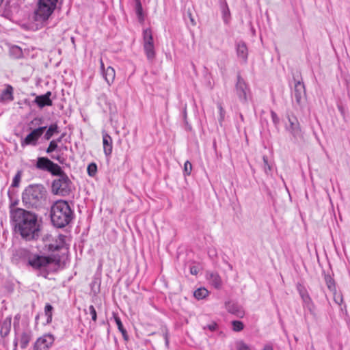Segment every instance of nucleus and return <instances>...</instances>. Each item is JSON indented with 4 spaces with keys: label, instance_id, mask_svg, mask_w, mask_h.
<instances>
[{
    "label": "nucleus",
    "instance_id": "obj_1",
    "mask_svg": "<svg viewBox=\"0 0 350 350\" xmlns=\"http://www.w3.org/2000/svg\"><path fill=\"white\" fill-rule=\"evenodd\" d=\"M11 217L15 224L16 230L23 239L31 241L40 235L41 220L33 212L16 208L11 212Z\"/></svg>",
    "mask_w": 350,
    "mask_h": 350
},
{
    "label": "nucleus",
    "instance_id": "obj_2",
    "mask_svg": "<svg viewBox=\"0 0 350 350\" xmlns=\"http://www.w3.org/2000/svg\"><path fill=\"white\" fill-rule=\"evenodd\" d=\"M22 202L27 208L36 209L44 207L47 204V191L41 184L27 186L22 193Z\"/></svg>",
    "mask_w": 350,
    "mask_h": 350
},
{
    "label": "nucleus",
    "instance_id": "obj_3",
    "mask_svg": "<svg viewBox=\"0 0 350 350\" xmlns=\"http://www.w3.org/2000/svg\"><path fill=\"white\" fill-rule=\"evenodd\" d=\"M60 256L57 255L44 256L33 254L29 266L40 272V274L46 278L47 275L55 271L59 267Z\"/></svg>",
    "mask_w": 350,
    "mask_h": 350
},
{
    "label": "nucleus",
    "instance_id": "obj_4",
    "mask_svg": "<svg viewBox=\"0 0 350 350\" xmlns=\"http://www.w3.org/2000/svg\"><path fill=\"white\" fill-rule=\"evenodd\" d=\"M74 213L66 201L57 200L51 208V219L57 228H64L72 220Z\"/></svg>",
    "mask_w": 350,
    "mask_h": 350
},
{
    "label": "nucleus",
    "instance_id": "obj_5",
    "mask_svg": "<svg viewBox=\"0 0 350 350\" xmlns=\"http://www.w3.org/2000/svg\"><path fill=\"white\" fill-rule=\"evenodd\" d=\"M58 0H39L35 10V20L44 22L49 19L56 8Z\"/></svg>",
    "mask_w": 350,
    "mask_h": 350
},
{
    "label": "nucleus",
    "instance_id": "obj_6",
    "mask_svg": "<svg viewBox=\"0 0 350 350\" xmlns=\"http://www.w3.org/2000/svg\"><path fill=\"white\" fill-rule=\"evenodd\" d=\"M58 178L53 180L52 183V191L56 195L65 196L68 195L72 190V183L68 176L62 170L59 174H55Z\"/></svg>",
    "mask_w": 350,
    "mask_h": 350
},
{
    "label": "nucleus",
    "instance_id": "obj_7",
    "mask_svg": "<svg viewBox=\"0 0 350 350\" xmlns=\"http://www.w3.org/2000/svg\"><path fill=\"white\" fill-rule=\"evenodd\" d=\"M35 167L37 170L47 172L53 176L59 174L62 172V167L57 163L51 161L45 157H38L35 163Z\"/></svg>",
    "mask_w": 350,
    "mask_h": 350
},
{
    "label": "nucleus",
    "instance_id": "obj_8",
    "mask_svg": "<svg viewBox=\"0 0 350 350\" xmlns=\"http://www.w3.org/2000/svg\"><path fill=\"white\" fill-rule=\"evenodd\" d=\"M144 50L147 59L152 62L155 58V51L153 42V37L150 29H146L143 31Z\"/></svg>",
    "mask_w": 350,
    "mask_h": 350
},
{
    "label": "nucleus",
    "instance_id": "obj_9",
    "mask_svg": "<svg viewBox=\"0 0 350 350\" xmlns=\"http://www.w3.org/2000/svg\"><path fill=\"white\" fill-rule=\"evenodd\" d=\"M236 95L243 104H247L251 98V92L247 84L240 76H237V81L235 85Z\"/></svg>",
    "mask_w": 350,
    "mask_h": 350
},
{
    "label": "nucleus",
    "instance_id": "obj_10",
    "mask_svg": "<svg viewBox=\"0 0 350 350\" xmlns=\"http://www.w3.org/2000/svg\"><path fill=\"white\" fill-rule=\"evenodd\" d=\"M33 252L25 247H18L12 251L11 260L14 264H26L29 266V262L31 259Z\"/></svg>",
    "mask_w": 350,
    "mask_h": 350
},
{
    "label": "nucleus",
    "instance_id": "obj_11",
    "mask_svg": "<svg viewBox=\"0 0 350 350\" xmlns=\"http://www.w3.org/2000/svg\"><path fill=\"white\" fill-rule=\"evenodd\" d=\"M46 126H40L33 129L26 137L21 141L23 147L28 145L36 146L38 144L39 138L42 135Z\"/></svg>",
    "mask_w": 350,
    "mask_h": 350
},
{
    "label": "nucleus",
    "instance_id": "obj_12",
    "mask_svg": "<svg viewBox=\"0 0 350 350\" xmlns=\"http://www.w3.org/2000/svg\"><path fill=\"white\" fill-rule=\"evenodd\" d=\"M289 126H286V130L293 135L295 140L303 138L302 131L299 123L295 116H288Z\"/></svg>",
    "mask_w": 350,
    "mask_h": 350
},
{
    "label": "nucleus",
    "instance_id": "obj_13",
    "mask_svg": "<svg viewBox=\"0 0 350 350\" xmlns=\"http://www.w3.org/2000/svg\"><path fill=\"white\" fill-rule=\"evenodd\" d=\"M55 337L51 334H46L38 338L34 344V350H48L53 344Z\"/></svg>",
    "mask_w": 350,
    "mask_h": 350
},
{
    "label": "nucleus",
    "instance_id": "obj_14",
    "mask_svg": "<svg viewBox=\"0 0 350 350\" xmlns=\"http://www.w3.org/2000/svg\"><path fill=\"white\" fill-rule=\"evenodd\" d=\"M306 94L305 85L304 83L297 81L295 83L294 89L292 92V96L295 98L297 104H300L302 98Z\"/></svg>",
    "mask_w": 350,
    "mask_h": 350
},
{
    "label": "nucleus",
    "instance_id": "obj_15",
    "mask_svg": "<svg viewBox=\"0 0 350 350\" xmlns=\"http://www.w3.org/2000/svg\"><path fill=\"white\" fill-rule=\"evenodd\" d=\"M66 237L64 234H59L53 241V243L49 245V250L51 252H55L64 249L66 245Z\"/></svg>",
    "mask_w": 350,
    "mask_h": 350
},
{
    "label": "nucleus",
    "instance_id": "obj_16",
    "mask_svg": "<svg viewBox=\"0 0 350 350\" xmlns=\"http://www.w3.org/2000/svg\"><path fill=\"white\" fill-rule=\"evenodd\" d=\"M51 96V92H47L44 94L37 96L35 98L34 103L40 107L43 108L46 106H51L53 102L50 98Z\"/></svg>",
    "mask_w": 350,
    "mask_h": 350
},
{
    "label": "nucleus",
    "instance_id": "obj_17",
    "mask_svg": "<svg viewBox=\"0 0 350 350\" xmlns=\"http://www.w3.org/2000/svg\"><path fill=\"white\" fill-rule=\"evenodd\" d=\"M237 57L245 64L247 60L248 50L246 44L243 41H239L236 44Z\"/></svg>",
    "mask_w": 350,
    "mask_h": 350
},
{
    "label": "nucleus",
    "instance_id": "obj_18",
    "mask_svg": "<svg viewBox=\"0 0 350 350\" xmlns=\"http://www.w3.org/2000/svg\"><path fill=\"white\" fill-rule=\"evenodd\" d=\"M227 310L239 318L243 317L245 312L243 308L237 303L229 301L226 304Z\"/></svg>",
    "mask_w": 350,
    "mask_h": 350
},
{
    "label": "nucleus",
    "instance_id": "obj_19",
    "mask_svg": "<svg viewBox=\"0 0 350 350\" xmlns=\"http://www.w3.org/2000/svg\"><path fill=\"white\" fill-rule=\"evenodd\" d=\"M103 151L106 157H109L112 152V139L106 132H103Z\"/></svg>",
    "mask_w": 350,
    "mask_h": 350
},
{
    "label": "nucleus",
    "instance_id": "obj_20",
    "mask_svg": "<svg viewBox=\"0 0 350 350\" xmlns=\"http://www.w3.org/2000/svg\"><path fill=\"white\" fill-rule=\"evenodd\" d=\"M219 3L224 23L228 24L231 19V14L226 0H219Z\"/></svg>",
    "mask_w": 350,
    "mask_h": 350
},
{
    "label": "nucleus",
    "instance_id": "obj_21",
    "mask_svg": "<svg viewBox=\"0 0 350 350\" xmlns=\"http://www.w3.org/2000/svg\"><path fill=\"white\" fill-rule=\"evenodd\" d=\"M102 75L109 85H111L113 83L116 77V71L113 67L108 66Z\"/></svg>",
    "mask_w": 350,
    "mask_h": 350
},
{
    "label": "nucleus",
    "instance_id": "obj_22",
    "mask_svg": "<svg viewBox=\"0 0 350 350\" xmlns=\"http://www.w3.org/2000/svg\"><path fill=\"white\" fill-rule=\"evenodd\" d=\"M18 339H19V343H20L21 348L23 349H25L28 346V345L31 339V331L23 332L21 334V335L18 337Z\"/></svg>",
    "mask_w": 350,
    "mask_h": 350
},
{
    "label": "nucleus",
    "instance_id": "obj_23",
    "mask_svg": "<svg viewBox=\"0 0 350 350\" xmlns=\"http://www.w3.org/2000/svg\"><path fill=\"white\" fill-rule=\"evenodd\" d=\"M14 99L13 97V88L11 85H7L5 90H4L0 95L1 101H12Z\"/></svg>",
    "mask_w": 350,
    "mask_h": 350
},
{
    "label": "nucleus",
    "instance_id": "obj_24",
    "mask_svg": "<svg viewBox=\"0 0 350 350\" xmlns=\"http://www.w3.org/2000/svg\"><path fill=\"white\" fill-rule=\"evenodd\" d=\"M11 317H7L1 325L0 334L1 336L5 337L8 335L11 329Z\"/></svg>",
    "mask_w": 350,
    "mask_h": 350
},
{
    "label": "nucleus",
    "instance_id": "obj_25",
    "mask_svg": "<svg viewBox=\"0 0 350 350\" xmlns=\"http://www.w3.org/2000/svg\"><path fill=\"white\" fill-rule=\"evenodd\" d=\"M333 293V295H334V301H335L336 304H337L340 307V310L342 312H347V306L345 304H343V302H344V299H343V296L342 295V293H338L337 291H336L335 292H332Z\"/></svg>",
    "mask_w": 350,
    "mask_h": 350
},
{
    "label": "nucleus",
    "instance_id": "obj_26",
    "mask_svg": "<svg viewBox=\"0 0 350 350\" xmlns=\"http://www.w3.org/2000/svg\"><path fill=\"white\" fill-rule=\"evenodd\" d=\"M208 279L211 284L216 288H220L221 285V280L217 273H211L208 274Z\"/></svg>",
    "mask_w": 350,
    "mask_h": 350
},
{
    "label": "nucleus",
    "instance_id": "obj_27",
    "mask_svg": "<svg viewBox=\"0 0 350 350\" xmlns=\"http://www.w3.org/2000/svg\"><path fill=\"white\" fill-rule=\"evenodd\" d=\"M59 133V128L57 124H52L50 125L44 134V139L49 140L54 134Z\"/></svg>",
    "mask_w": 350,
    "mask_h": 350
},
{
    "label": "nucleus",
    "instance_id": "obj_28",
    "mask_svg": "<svg viewBox=\"0 0 350 350\" xmlns=\"http://www.w3.org/2000/svg\"><path fill=\"white\" fill-rule=\"evenodd\" d=\"M135 1V10L137 18L139 21H143L144 19V14H143V8L142 5L140 0H134Z\"/></svg>",
    "mask_w": 350,
    "mask_h": 350
},
{
    "label": "nucleus",
    "instance_id": "obj_29",
    "mask_svg": "<svg viewBox=\"0 0 350 350\" xmlns=\"http://www.w3.org/2000/svg\"><path fill=\"white\" fill-rule=\"evenodd\" d=\"M10 55L16 59L21 58L23 56L22 49L18 46H12L10 48Z\"/></svg>",
    "mask_w": 350,
    "mask_h": 350
},
{
    "label": "nucleus",
    "instance_id": "obj_30",
    "mask_svg": "<svg viewBox=\"0 0 350 350\" xmlns=\"http://www.w3.org/2000/svg\"><path fill=\"white\" fill-rule=\"evenodd\" d=\"M114 320H115V322H116V325L118 326V328L119 331L122 333L123 338L125 340H127L128 339L127 332L124 328L122 323L120 317H118V316H114Z\"/></svg>",
    "mask_w": 350,
    "mask_h": 350
},
{
    "label": "nucleus",
    "instance_id": "obj_31",
    "mask_svg": "<svg viewBox=\"0 0 350 350\" xmlns=\"http://www.w3.org/2000/svg\"><path fill=\"white\" fill-rule=\"evenodd\" d=\"M208 294V291L205 288H199L193 292V295L197 299H202Z\"/></svg>",
    "mask_w": 350,
    "mask_h": 350
},
{
    "label": "nucleus",
    "instance_id": "obj_32",
    "mask_svg": "<svg viewBox=\"0 0 350 350\" xmlns=\"http://www.w3.org/2000/svg\"><path fill=\"white\" fill-rule=\"evenodd\" d=\"M325 281L326 283V285L329 290L331 292H335L336 290V284L334 282V280L329 275H325Z\"/></svg>",
    "mask_w": 350,
    "mask_h": 350
},
{
    "label": "nucleus",
    "instance_id": "obj_33",
    "mask_svg": "<svg viewBox=\"0 0 350 350\" xmlns=\"http://www.w3.org/2000/svg\"><path fill=\"white\" fill-rule=\"evenodd\" d=\"M53 308L50 304H46L44 307V314L46 316V323L49 324L52 321Z\"/></svg>",
    "mask_w": 350,
    "mask_h": 350
},
{
    "label": "nucleus",
    "instance_id": "obj_34",
    "mask_svg": "<svg viewBox=\"0 0 350 350\" xmlns=\"http://www.w3.org/2000/svg\"><path fill=\"white\" fill-rule=\"evenodd\" d=\"M304 307L307 308L311 313L314 312V306L310 296L302 299Z\"/></svg>",
    "mask_w": 350,
    "mask_h": 350
},
{
    "label": "nucleus",
    "instance_id": "obj_35",
    "mask_svg": "<svg viewBox=\"0 0 350 350\" xmlns=\"http://www.w3.org/2000/svg\"><path fill=\"white\" fill-rule=\"evenodd\" d=\"M87 172L88 174L91 176L94 177L96 172H97V165L95 163H91L88 165L87 167Z\"/></svg>",
    "mask_w": 350,
    "mask_h": 350
},
{
    "label": "nucleus",
    "instance_id": "obj_36",
    "mask_svg": "<svg viewBox=\"0 0 350 350\" xmlns=\"http://www.w3.org/2000/svg\"><path fill=\"white\" fill-rule=\"evenodd\" d=\"M217 108L219 109V113L218 121H219V124L221 126L222 123L224 120V118H225L226 111H225L224 109L223 108L221 103L217 104Z\"/></svg>",
    "mask_w": 350,
    "mask_h": 350
},
{
    "label": "nucleus",
    "instance_id": "obj_37",
    "mask_svg": "<svg viewBox=\"0 0 350 350\" xmlns=\"http://www.w3.org/2000/svg\"><path fill=\"white\" fill-rule=\"evenodd\" d=\"M58 147L57 142L55 140H52L50 142L48 148L46 150V152L50 154L55 151Z\"/></svg>",
    "mask_w": 350,
    "mask_h": 350
},
{
    "label": "nucleus",
    "instance_id": "obj_38",
    "mask_svg": "<svg viewBox=\"0 0 350 350\" xmlns=\"http://www.w3.org/2000/svg\"><path fill=\"white\" fill-rule=\"evenodd\" d=\"M232 329L235 332H240L243 329V324L239 321H233L232 322Z\"/></svg>",
    "mask_w": 350,
    "mask_h": 350
},
{
    "label": "nucleus",
    "instance_id": "obj_39",
    "mask_svg": "<svg viewBox=\"0 0 350 350\" xmlns=\"http://www.w3.org/2000/svg\"><path fill=\"white\" fill-rule=\"evenodd\" d=\"M21 179V172H18L12 180V186L14 187H18Z\"/></svg>",
    "mask_w": 350,
    "mask_h": 350
},
{
    "label": "nucleus",
    "instance_id": "obj_40",
    "mask_svg": "<svg viewBox=\"0 0 350 350\" xmlns=\"http://www.w3.org/2000/svg\"><path fill=\"white\" fill-rule=\"evenodd\" d=\"M262 160H263V163H264L263 168H264L265 172L268 174L269 173V172H271V167L268 163L267 157L263 156Z\"/></svg>",
    "mask_w": 350,
    "mask_h": 350
},
{
    "label": "nucleus",
    "instance_id": "obj_41",
    "mask_svg": "<svg viewBox=\"0 0 350 350\" xmlns=\"http://www.w3.org/2000/svg\"><path fill=\"white\" fill-rule=\"evenodd\" d=\"M88 311L90 314L91 315L92 321L96 322L97 320V314L94 306H90L88 308Z\"/></svg>",
    "mask_w": 350,
    "mask_h": 350
},
{
    "label": "nucleus",
    "instance_id": "obj_42",
    "mask_svg": "<svg viewBox=\"0 0 350 350\" xmlns=\"http://www.w3.org/2000/svg\"><path fill=\"white\" fill-rule=\"evenodd\" d=\"M192 170L191 163L187 161L184 164V172L185 175H189Z\"/></svg>",
    "mask_w": 350,
    "mask_h": 350
},
{
    "label": "nucleus",
    "instance_id": "obj_43",
    "mask_svg": "<svg viewBox=\"0 0 350 350\" xmlns=\"http://www.w3.org/2000/svg\"><path fill=\"white\" fill-rule=\"evenodd\" d=\"M204 329H208L211 332H214L217 329V324L215 322H212L211 324L204 326Z\"/></svg>",
    "mask_w": 350,
    "mask_h": 350
},
{
    "label": "nucleus",
    "instance_id": "obj_44",
    "mask_svg": "<svg viewBox=\"0 0 350 350\" xmlns=\"http://www.w3.org/2000/svg\"><path fill=\"white\" fill-rule=\"evenodd\" d=\"M237 348L238 350H251L250 347L243 342H238Z\"/></svg>",
    "mask_w": 350,
    "mask_h": 350
},
{
    "label": "nucleus",
    "instance_id": "obj_45",
    "mask_svg": "<svg viewBox=\"0 0 350 350\" xmlns=\"http://www.w3.org/2000/svg\"><path fill=\"white\" fill-rule=\"evenodd\" d=\"M298 291L301 299H304L305 297H308V296H310L307 291L304 288H299Z\"/></svg>",
    "mask_w": 350,
    "mask_h": 350
},
{
    "label": "nucleus",
    "instance_id": "obj_46",
    "mask_svg": "<svg viewBox=\"0 0 350 350\" xmlns=\"http://www.w3.org/2000/svg\"><path fill=\"white\" fill-rule=\"evenodd\" d=\"M199 269L197 266H192L190 267V273L192 275H197L198 273Z\"/></svg>",
    "mask_w": 350,
    "mask_h": 350
},
{
    "label": "nucleus",
    "instance_id": "obj_47",
    "mask_svg": "<svg viewBox=\"0 0 350 350\" xmlns=\"http://www.w3.org/2000/svg\"><path fill=\"white\" fill-rule=\"evenodd\" d=\"M271 118H272L273 122L275 124H277L279 121V118H278L277 114L274 111H271Z\"/></svg>",
    "mask_w": 350,
    "mask_h": 350
},
{
    "label": "nucleus",
    "instance_id": "obj_48",
    "mask_svg": "<svg viewBox=\"0 0 350 350\" xmlns=\"http://www.w3.org/2000/svg\"><path fill=\"white\" fill-rule=\"evenodd\" d=\"M163 337H164V339H165V345L167 347L168 345H169V336H168L167 332H165L163 334Z\"/></svg>",
    "mask_w": 350,
    "mask_h": 350
},
{
    "label": "nucleus",
    "instance_id": "obj_49",
    "mask_svg": "<svg viewBox=\"0 0 350 350\" xmlns=\"http://www.w3.org/2000/svg\"><path fill=\"white\" fill-rule=\"evenodd\" d=\"M100 68L102 73H103L106 70L102 58L100 59Z\"/></svg>",
    "mask_w": 350,
    "mask_h": 350
},
{
    "label": "nucleus",
    "instance_id": "obj_50",
    "mask_svg": "<svg viewBox=\"0 0 350 350\" xmlns=\"http://www.w3.org/2000/svg\"><path fill=\"white\" fill-rule=\"evenodd\" d=\"M51 158L55 159V160H57L58 161L59 163H62L63 161L61 160V157L60 156H57V157H54V156H51Z\"/></svg>",
    "mask_w": 350,
    "mask_h": 350
},
{
    "label": "nucleus",
    "instance_id": "obj_51",
    "mask_svg": "<svg viewBox=\"0 0 350 350\" xmlns=\"http://www.w3.org/2000/svg\"><path fill=\"white\" fill-rule=\"evenodd\" d=\"M18 342H19V339H18V338L16 337L15 339L14 340V349L16 348Z\"/></svg>",
    "mask_w": 350,
    "mask_h": 350
},
{
    "label": "nucleus",
    "instance_id": "obj_52",
    "mask_svg": "<svg viewBox=\"0 0 350 350\" xmlns=\"http://www.w3.org/2000/svg\"><path fill=\"white\" fill-rule=\"evenodd\" d=\"M263 350H273V347L272 346L269 345H266L265 347H264V349Z\"/></svg>",
    "mask_w": 350,
    "mask_h": 350
},
{
    "label": "nucleus",
    "instance_id": "obj_53",
    "mask_svg": "<svg viewBox=\"0 0 350 350\" xmlns=\"http://www.w3.org/2000/svg\"><path fill=\"white\" fill-rule=\"evenodd\" d=\"M62 138H63V135L61 136L60 137L57 138V139H54L55 141H57V144L61 142L62 140Z\"/></svg>",
    "mask_w": 350,
    "mask_h": 350
},
{
    "label": "nucleus",
    "instance_id": "obj_54",
    "mask_svg": "<svg viewBox=\"0 0 350 350\" xmlns=\"http://www.w3.org/2000/svg\"><path fill=\"white\" fill-rule=\"evenodd\" d=\"M191 21L192 22L193 24H195L194 21H193V19L191 17Z\"/></svg>",
    "mask_w": 350,
    "mask_h": 350
},
{
    "label": "nucleus",
    "instance_id": "obj_55",
    "mask_svg": "<svg viewBox=\"0 0 350 350\" xmlns=\"http://www.w3.org/2000/svg\"><path fill=\"white\" fill-rule=\"evenodd\" d=\"M339 109L340 110L341 112H342L343 109H342V107H339Z\"/></svg>",
    "mask_w": 350,
    "mask_h": 350
}]
</instances>
